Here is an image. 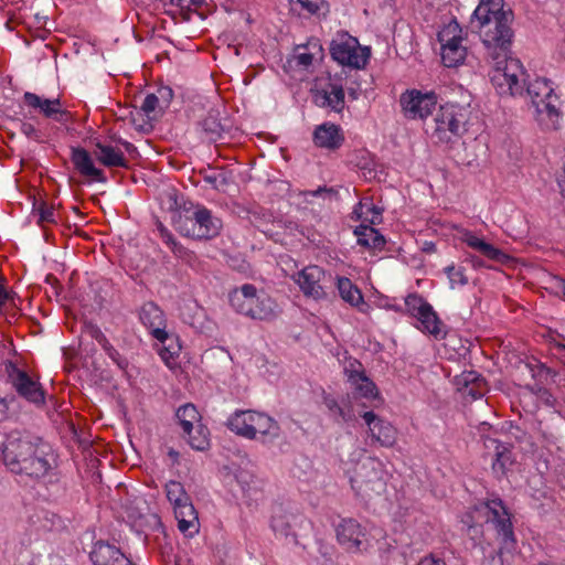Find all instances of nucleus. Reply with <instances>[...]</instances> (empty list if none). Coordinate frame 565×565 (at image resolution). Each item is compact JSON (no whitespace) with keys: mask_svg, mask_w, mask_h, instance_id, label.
<instances>
[{"mask_svg":"<svg viewBox=\"0 0 565 565\" xmlns=\"http://www.w3.org/2000/svg\"><path fill=\"white\" fill-rule=\"evenodd\" d=\"M362 417L372 438L381 446L392 447L395 444L396 430L388 422L381 419L373 412H365Z\"/></svg>","mask_w":565,"mask_h":565,"instance_id":"nucleus-21","label":"nucleus"},{"mask_svg":"<svg viewBox=\"0 0 565 565\" xmlns=\"http://www.w3.org/2000/svg\"><path fill=\"white\" fill-rule=\"evenodd\" d=\"M338 542L350 552L365 551L371 546L366 530L353 519H343L335 529Z\"/></svg>","mask_w":565,"mask_h":565,"instance_id":"nucleus-13","label":"nucleus"},{"mask_svg":"<svg viewBox=\"0 0 565 565\" xmlns=\"http://www.w3.org/2000/svg\"><path fill=\"white\" fill-rule=\"evenodd\" d=\"M526 92L535 109V119L544 130H557L561 127L559 98L554 92L553 83L537 77L527 83L524 75L523 95Z\"/></svg>","mask_w":565,"mask_h":565,"instance_id":"nucleus-3","label":"nucleus"},{"mask_svg":"<svg viewBox=\"0 0 565 565\" xmlns=\"http://www.w3.org/2000/svg\"><path fill=\"white\" fill-rule=\"evenodd\" d=\"M227 428L249 440L275 438L279 434L277 422L269 415L252 409H237L227 417Z\"/></svg>","mask_w":565,"mask_h":565,"instance_id":"nucleus-4","label":"nucleus"},{"mask_svg":"<svg viewBox=\"0 0 565 565\" xmlns=\"http://www.w3.org/2000/svg\"><path fill=\"white\" fill-rule=\"evenodd\" d=\"M189 445L195 450H205L210 445L209 429L204 425H196L191 433H183Z\"/></svg>","mask_w":565,"mask_h":565,"instance_id":"nucleus-35","label":"nucleus"},{"mask_svg":"<svg viewBox=\"0 0 565 565\" xmlns=\"http://www.w3.org/2000/svg\"><path fill=\"white\" fill-rule=\"evenodd\" d=\"M438 104L434 92L407 89L399 97V105L405 118L411 120L426 119L433 114Z\"/></svg>","mask_w":565,"mask_h":565,"instance_id":"nucleus-11","label":"nucleus"},{"mask_svg":"<svg viewBox=\"0 0 565 565\" xmlns=\"http://www.w3.org/2000/svg\"><path fill=\"white\" fill-rule=\"evenodd\" d=\"M461 241L466 243L470 248L479 252L481 255L491 260L504 263L508 259L507 254L494 247L492 244L484 242L481 237L477 236L470 231H465L462 233Z\"/></svg>","mask_w":565,"mask_h":565,"instance_id":"nucleus-25","label":"nucleus"},{"mask_svg":"<svg viewBox=\"0 0 565 565\" xmlns=\"http://www.w3.org/2000/svg\"><path fill=\"white\" fill-rule=\"evenodd\" d=\"M173 511L178 522V530L184 536L193 537L199 533V515L191 501L185 504H181L180 507H175Z\"/></svg>","mask_w":565,"mask_h":565,"instance_id":"nucleus-22","label":"nucleus"},{"mask_svg":"<svg viewBox=\"0 0 565 565\" xmlns=\"http://www.w3.org/2000/svg\"><path fill=\"white\" fill-rule=\"evenodd\" d=\"M364 210L372 211V217L367 218L371 224H376L381 220V212L375 209V206L372 203H363L361 202L359 204V209H356L354 212L359 214V217L364 214Z\"/></svg>","mask_w":565,"mask_h":565,"instance_id":"nucleus-41","label":"nucleus"},{"mask_svg":"<svg viewBox=\"0 0 565 565\" xmlns=\"http://www.w3.org/2000/svg\"><path fill=\"white\" fill-rule=\"evenodd\" d=\"M172 4L180 7L181 9L190 10L192 7H199L203 0H170Z\"/></svg>","mask_w":565,"mask_h":565,"instance_id":"nucleus-45","label":"nucleus"},{"mask_svg":"<svg viewBox=\"0 0 565 565\" xmlns=\"http://www.w3.org/2000/svg\"><path fill=\"white\" fill-rule=\"evenodd\" d=\"M221 227V220L205 207L196 209L191 215L180 216L177 222V230L181 234L199 239L216 236Z\"/></svg>","mask_w":565,"mask_h":565,"instance_id":"nucleus-9","label":"nucleus"},{"mask_svg":"<svg viewBox=\"0 0 565 565\" xmlns=\"http://www.w3.org/2000/svg\"><path fill=\"white\" fill-rule=\"evenodd\" d=\"M97 559L95 565H134L117 547L111 545H102L98 548Z\"/></svg>","mask_w":565,"mask_h":565,"instance_id":"nucleus-32","label":"nucleus"},{"mask_svg":"<svg viewBox=\"0 0 565 565\" xmlns=\"http://www.w3.org/2000/svg\"><path fill=\"white\" fill-rule=\"evenodd\" d=\"M344 373L355 396L369 401L381 399L374 382L365 374L360 362L353 360L344 366Z\"/></svg>","mask_w":565,"mask_h":565,"instance_id":"nucleus-16","label":"nucleus"},{"mask_svg":"<svg viewBox=\"0 0 565 565\" xmlns=\"http://www.w3.org/2000/svg\"><path fill=\"white\" fill-rule=\"evenodd\" d=\"M169 456H170L173 460H177V459H178L179 454H178L175 450L170 449V450H169Z\"/></svg>","mask_w":565,"mask_h":565,"instance_id":"nucleus-55","label":"nucleus"},{"mask_svg":"<svg viewBox=\"0 0 565 565\" xmlns=\"http://www.w3.org/2000/svg\"><path fill=\"white\" fill-rule=\"evenodd\" d=\"M418 565H446L445 561L440 557H437L433 554L424 556Z\"/></svg>","mask_w":565,"mask_h":565,"instance_id":"nucleus-46","label":"nucleus"},{"mask_svg":"<svg viewBox=\"0 0 565 565\" xmlns=\"http://www.w3.org/2000/svg\"><path fill=\"white\" fill-rule=\"evenodd\" d=\"M158 231L160 233V237L163 238L167 234H169V231L162 225H158Z\"/></svg>","mask_w":565,"mask_h":565,"instance_id":"nucleus-54","label":"nucleus"},{"mask_svg":"<svg viewBox=\"0 0 565 565\" xmlns=\"http://www.w3.org/2000/svg\"><path fill=\"white\" fill-rule=\"evenodd\" d=\"M166 495L173 509L191 501L182 483L173 480L166 483Z\"/></svg>","mask_w":565,"mask_h":565,"instance_id":"nucleus-33","label":"nucleus"},{"mask_svg":"<svg viewBox=\"0 0 565 565\" xmlns=\"http://www.w3.org/2000/svg\"><path fill=\"white\" fill-rule=\"evenodd\" d=\"M295 58H296L298 65L308 67L309 65L312 64L313 55L309 52L303 51V52H298L295 55Z\"/></svg>","mask_w":565,"mask_h":565,"instance_id":"nucleus-44","label":"nucleus"},{"mask_svg":"<svg viewBox=\"0 0 565 565\" xmlns=\"http://www.w3.org/2000/svg\"><path fill=\"white\" fill-rule=\"evenodd\" d=\"M141 323L147 327L156 340L167 339L166 317L163 311L153 302L145 303L139 313Z\"/></svg>","mask_w":565,"mask_h":565,"instance_id":"nucleus-20","label":"nucleus"},{"mask_svg":"<svg viewBox=\"0 0 565 565\" xmlns=\"http://www.w3.org/2000/svg\"><path fill=\"white\" fill-rule=\"evenodd\" d=\"M445 271L449 278L451 288L463 286L468 282L465 270L461 267L448 266Z\"/></svg>","mask_w":565,"mask_h":565,"instance_id":"nucleus-38","label":"nucleus"},{"mask_svg":"<svg viewBox=\"0 0 565 565\" xmlns=\"http://www.w3.org/2000/svg\"><path fill=\"white\" fill-rule=\"evenodd\" d=\"M434 249H435V245L433 243H428L427 247L425 248V250H434Z\"/></svg>","mask_w":565,"mask_h":565,"instance_id":"nucleus-57","label":"nucleus"},{"mask_svg":"<svg viewBox=\"0 0 565 565\" xmlns=\"http://www.w3.org/2000/svg\"><path fill=\"white\" fill-rule=\"evenodd\" d=\"M271 527H273V530H274L275 532H279V533L285 534V535H287V534H288V532H287V531H285L284 529H280V527H279V525L276 523V521H273V523H271Z\"/></svg>","mask_w":565,"mask_h":565,"instance_id":"nucleus-53","label":"nucleus"},{"mask_svg":"<svg viewBox=\"0 0 565 565\" xmlns=\"http://www.w3.org/2000/svg\"><path fill=\"white\" fill-rule=\"evenodd\" d=\"M157 95L159 96V102L163 108L168 107L172 99V89L169 87H160L157 90Z\"/></svg>","mask_w":565,"mask_h":565,"instance_id":"nucleus-43","label":"nucleus"},{"mask_svg":"<svg viewBox=\"0 0 565 565\" xmlns=\"http://www.w3.org/2000/svg\"><path fill=\"white\" fill-rule=\"evenodd\" d=\"M331 56L339 64L363 68L370 57L369 49L361 47L358 40L348 33H339L330 45Z\"/></svg>","mask_w":565,"mask_h":565,"instance_id":"nucleus-10","label":"nucleus"},{"mask_svg":"<svg viewBox=\"0 0 565 565\" xmlns=\"http://www.w3.org/2000/svg\"><path fill=\"white\" fill-rule=\"evenodd\" d=\"M3 460L13 473L40 478L46 475L51 465L39 452L35 444L26 436L11 434L4 444Z\"/></svg>","mask_w":565,"mask_h":565,"instance_id":"nucleus-2","label":"nucleus"},{"mask_svg":"<svg viewBox=\"0 0 565 565\" xmlns=\"http://www.w3.org/2000/svg\"><path fill=\"white\" fill-rule=\"evenodd\" d=\"M477 511L483 512L487 522H491L505 546L514 543V534L510 515L501 500L482 503Z\"/></svg>","mask_w":565,"mask_h":565,"instance_id":"nucleus-14","label":"nucleus"},{"mask_svg":"<svg viewBox=\"0 0 565 565\" xmlns=\"http://www.w3.org/2000/svg\"><path fill=\"white\" fill-rule=\"evenodd\" d=\"M337 289L340 297L353 307L364 305L363 296L360 289L347 277H337Z\"/></svg>","mask_w":565,"mask_h":565,"instance_id":"nucleus-30","label":"nucleus"},{"mask_svg":"<svg viewBox=\"0 0 565 565\" xmlns=\"http://www.w3.org/2000/svg\"><path fill=\"white\" fill-rule=\"evenodd\" d=\"M96 159L105 167H125L126 159L124 153L111 146L98 142L94 152Z\"/></svg>","mask_w":565,"mask_h":565,"instance_id":"nucleus-29","label":"nucleus"},{"mask_svg":"<svg viewBox=\"0 0 565 565\" xmlns=\"http://www.w3.org/2000/svg\"><path fill=\"white\" fill-rule=\"evenodd\" d=\"M440 43L441 61L446 67L461 65L467 56V49L462 44L463 31L456 20L446 23L437 34Z\"/></svg>","mask_w":565,"mask_h":565,"instance_id":"nucleus-8","label":"nucleus"},{"mask_svg":"<svg viewBox=\"0 0 565 565\" xmlns=\"http://www.w3.org/2000/svg\"><path fill=\"white\" fill-rule=\"evenodd\" d=\"M93 332L94 338L103 347L106 354L113 360V362L120 370H126L128 366V361L125 358H122L120 353L108 342V340L99 329H95Z\"/></svg>","mask_w":565,"mask_h":565,"instance_id":"nucleus-34","label":"nucleus"},{"mask_svg":"<svg viewBox=\"0 0 565 565\" xmlns=\"http://www.w3.org/2000/svg\"><path fill=\"white\" fill-rule=\"evenodd\" d=\"M163 243L167 244L171 248V250L179 257H182L184 254V248L175 241L173 235L169 232L163 238Z\"/></svg>","mask_w":565,"mask_h":565,"instance_id":"nucleus-42","label":"nucleus"},{"mask_svg":"<svg viewBox=\"0 0 565 565\" xmlns=\"http://www.w3.org/2000/svg\"><path fill=\"white\" fill-rule=\"evenodd\" d=\"M469 110L465 106L448 103L440 106L435 116L434 136L440 142H450L466 131Z\"/></svg>","mask_w":565,"mask_h":565,"instance_id":"nucleus-7","label":"nucleus"},{"mask_svg":"<svg viewBox=\"0 0 565 565\" xmlns=\"http://www.w3.org/2000/svg\"><path fill=\"white\" fill-rule=\"evenodd\" d=\"M513 14L504 8L503 0H481L471 18L473 29L495 61L491 82L500 95H516L523 92L525 70L518 58L509 56L513 40Z\"/></svg>","mask_w":565,"mask_h":565,"instance_id":"nucleus-1","label":"nucleus"},{"mask_svg":"<svg viewBox=\"0 0 565 565\" xmlns=\"http://www.w3.org/2000/svg\"><path fill=\"white\" fill-rule=\"evenodd\" d=\"M484 446L487 449L493 450L494 452V460L492 462L493 472L500 477L504 476L509 467L513 463L511 448L493 438H487Z\"/></svg>","mask_w":565,"mask_h":565,"instance_id":"nucleus-24","label":"nucleus"},{"mask_svg":"<svg viewBox=\"0 0 565 565\" xmlns=\"http://www.w3.org/2000/svg\"><path fill=\"white\" fill-rule=\"evenodd\" d=\"M218 128H220V127H218V125H217V124H215V125H214V127H213V128H211V131H212L213 134H216V135H217V134L220 132V129H218Z\"/></svg>","mask_w":565,"mask_h":565,"instance_id":"nucleus-56","label":"nucleus"},{"mask_svg":"<svg viewBox=\"0 0 565 565\" xmlns=\"http://www.w3.org/2000/svg\"><path fill=\"white\" fill-rule=\"evenodd\" d=\"M558 186L561 189V193L563 198H565V161H564V177L558 179Z\"/></svg>","mask_w":565,"mask_h":565,"instance_id":"nucleus-50","label":"nucleus"},{"mask_svg":"<svg viewBox=\"0 0 565 565\" xmlns=\"http://www.w3.org/2000/svg\"><path fill=\"white\" fill-rule=\"evenodd\" d=\"M21 131L26 136V137H36L38 136V131L36 129L34 128V126L32 124H29V122H23L21 125Z\"/></svg>","mask_w":565,"mask_h":565,"instance_id":"nucleus-47","label":"nucleus"},{"mask_svg":"<svg viewBox=\"0 0 565 565\" xmlns=\"http://www.w3.org/2000/svg\"><path fill=\"white\" fill-rule=\"evenodd\" d=\"M29 107L38 109L44 117L64 122L68 113L64 109L60 98H45L34 93L26 92L23 96Z\"/></svg>","mask_w":565,"mask_h":565,"instance_id":"nucleus-18","label":"nucleus"},{"mask_svg":"<svg viewBox=\"0 0 565 565\" xmlns=\"http://www.w3.org/2000/svg\"><path fill=\"white\" fill-rule=\"evenodd\" d=\"M71 159L74 167L82 175L89 178L90 180L96 182L106 181L104 172L95 167L90 154L85 149L74 148L72 150Z\"/></svg>","mask_w":565,"mask_h":565,"instance_id":"nucleus-23","label":"nucleus"},{"mask_svg":"<svg viewBox=\"0 0 565 565\" xmlns=\"http://www.w3.org/2000/svg\"><path fill=\"white\" fill-rule=\"evenodd\" d=\"M326 276L323 268L309 265L292 276L295 284L307 298L321 300L327 297L322 280Z\"/></svg>","mask_w":565,"mask_h":565,"instance_id":"nucleus-15","label":"nucleus"},{"mask_svg":"<svg viewBox=\"0 0 565 565\" xmlns=\"http://www.w3.org/2000/svg\"><path fill=\"white\" fill-rule=\"evenodd\" d=\"M358 244L373 249H382L385 245L384 236L374 227L360 225L354 230Z\"/></svg>","mask_w":565,"mask_h":565,"instance_id":"nucleus-28","label":"nucleus"},{"mask_svg":"<svg viewBox=\"0 0 565 565\" xmlns=\"http://www.w3.org/2000/svg\"><path fill=\"white\" fill-rule=\"evenodd\" d=\"M7 299V292L4 290V288L2 287V285L0 284V306H2L4 303Z\"/></svg>","mask_w":565,"mask_h":565,"instance_id":"nucleus-52","label":"nucleus"},{"mask_svg":"<svg viewBox=\"0 0 565 565\" xmlns=\"http://www.w3.org/2000/svg\"><path fill=\"white\" fill-rule=\"evenodd\" d=\"M9 376L20 396L34 404L44 403V392L40 383L32 380L26 372L12 367Z\"/></svg>","mask_w":565,"mask_h":565,"instance_id":"nucleus-19","label":"nucleus"},{"mask_svg":"<svg viewBox=\"0 0 565 565\" xmlns=\"http://www.w3.org/2000/svg\"><path fill=\"white\" fill-rule=\"evenodd\" d=\"M345 137L343 129L331 121L322 122L313 129L312 141L316 147L326 150H338L344 143Z\"/></svg>","mask_w":565,"mask_h":565,"instance_id":"nucleus-17","label":"nucleus"},{"mask_svg":"<svg viewBox=\"0 0 565 565\" xmlns=\"http://www.w3.org/2000/svg\"><path fill=\"white\" fill-rule=\"evenodd\" d=\"M473 380H475V376L472 374H469L465 381L469 382V381H473Z\"/></svg>","mask_w":565,"mask_h":565,"instance_id":"nucleus-58","label":"nucleus"},{"mask_svg":"<svg viewBox=\"0 0 565 565\" xmlns=\"http://www.w3.org/2000/svg\"><path fill=\"white\" fill-rule=\"evenodd\" d=\"M220 178L222 179V183H223L225 181V179L221 174L206 177V181L212 183L215 189H218L220 188V184H218Z\"/></svg>","mask_w":565,"mask_h":565,"instance_id":"nucleus-48","label":"nucleus"},{"mask_svg":"<svg viewBox=\"0 0 565 565\" xmlns=\"http://www.w3.org/2000/svg\"><path fill=\"white\" fill-rule=\"evenodd\" d=\"M315 102L322 107H330L334 111L344 108V90L338 84H330L326 89L317 92Z\"/></svg>","mask_w":565,"mask_h":565,"instance_id":"nucleus-26","label":"nucleus"},{"mask_svg":"<svg viewBox=\"0 0 565 565\" xmlns=\"http://www.w3.org/2000/svg\"><path fill=\"white\" fill-rule=\"evenodd\" d=\"M292 8L300 13L318 14L327 10V2L324 0H289Z\"/></svg>","mask_w":565,"mask_h":565,"instance_id":"nucleus-37","label":"nucleus"},{"mask_svg":"<svg viewBox=\"0 0 565 565\" xmlns=\"http://www.w3.org/2000/svg\"><path fill=\"white\" fill-rule=\"evenodd\" d=\"M175 416L183 433H191L196 425H201L200 413L193 404L179 407Z\"/></svg>","mask_w":565,"mask_h":565,"instance_id":"nucleus-31","label":"nucleus"},{"mask_svg":"<svg viewBox=\"0 0 565 565\" xmlns=\"http://www.w3.org/2000/svg\"><path fill=\"white\" fill-rule=\"evenodd\" d=\"M35 212L38 214V223L43 225L46 223H54L55 216H54V209L52 206L46 205L45 203H41L36 209Z\"/></svg>","mask_w":565,"mask_h":565,"instance_id":"nucleus-39","label":"nucleus"},{"mask_svg":"<svg viewBox=\"0 0 565 565\" xmlns=\"http://www.w3.org/2000/svg\"><path fill=\"white\" fill-rule=\"evenodd\" d=\"M407 311L416 318L418 329L438 339L444 335L443 323L433 307L419 295L411 294L405 299Z\"/></svg>","mask_w":565,"mask_h":565,"instance_id":"nucleus-12","label":"nucleus"},{"mask_svg":"<svg viewBox=\"0 0 565 565\" xmlns=\"http://www.w3.org/2000/svg\"><path fill=\"white\" fill-rule=\"evenodd\" d=\"M161 347L157 349L158 354L164 364L173 370L177 366V359L179 358L181 351V344L179 342V338L173 333H167V339L157 340Z\"/></svg>","mask_w":565,"mask_h":565,"instance_id":"nucleus-27","label":"nucleus"},{"mask_svg":"<svg viewBox=\"0 0 565 565\" xmlns=\"http://www.w3.org/2000/svg\"><path fill=\"white\" fill-rule=\"evenodd\" d=\"M387 472L384 463L375 457H364L350 475V483L354 492L363 498L371 499L385 491Z\"/></svg>","mask_w":565,"mask_h":565,"instance_id":"nucleus-6","label":"nucleus"},{"mask_svg":"<svg viewBox=\"0 0 565 565\" xmlns=\"http://www.w3.org/2000/svg\"><path fill=\"white\" fill-rule=\"evenodd\" d=\"M228 298L231 307L237 313L250 319L269 321L278 315L276 302L250 284H245L233 290Z\"/></svg>","mask_w":565,"mask_h":565,"instance_id":"nucleus-5","label":"nucleus"},{"mask_svg":"<svg viewBox=\"0 0 565 565\" xmlns=\"http://www.w3.org/2000/svg\"><path fill=\"white\" fill-rule=\"evenodd\" d=\"M157 108H163L159 102V96L157 94H148L141 105V110L150 116Z\"/></svg>","mask_w":565,"mask_h":565,"instance_id":"nucleus-40","label":"nucleus"},{"mask_svg":"<svg viewBox=\"0 0 565 565\" xmlns=\"http://www.w3.org/2000/svg\"><path fill=\"white\" fill-rule=\"evenodd\" d=\"M556 286L562 291L565 298V279H557Z\"/></svg>","mask_w":565,"mask_h":565,"instance_id":"nucleus-51","label":"nucleus"},{"mask_svg":"<svg viewBox=\"0 0 565 565\" xmlns=\"http://www.w3.org/2000/svg\"><path fill=\"white\" fill-rule=\"evenodd\" d=\"M8 412V404L4 398L0 397V420H2Z\"/></svg>","mask_w":565,"mask_h":565,"instance_id":"nucleus-49","label":"nucleus"},{"mask_svg":"<svg viewBox=\"0 0 565 565\" xmlns=\"http://www.w3.org/2000/svg\"><path fill=\"white\" fill-rule=\"evenodd\" d=\"M323 404L326 408L329 411L330 417L337 423H348L352 419V415L350 412H345L343 407H341L338 401L332 396H324Z\"/></svg>","mask_w":565,"mask_h":565,"instance_id":"nucleus-36","label":"nucleus"}]
</instances>
